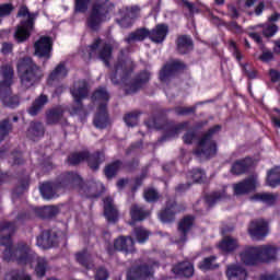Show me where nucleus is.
<instances>
[{
  "mask_svg": "<svg viewBox=\"0 0 280 280\" xmlns=\"http://www.w3.org/2000/svg\"><path fill=\"white\" fill-rule=\"evenodd\" d=\"M128 67H132L130 59H118V65L115 66V73L110 77L113 84H119V80L121 82L126 81V78H128L130 71H132L129 70Z\"/></svg>",
  "mask_w": 280,
  "mask_h": 280,
  "instance_id": "dca6fc26",
  "label": "nucleus"
},
{
  "mask_svg": "<svg viewBox=\"0 0 280 280\" xmlns=\"http://www.w3.org/2000/svg\"><path fill=\"white\" fill-rule=\"evenodd\" d=\"M194 226V217H186L179 222L178 231L182 233L179 242H187V232Z\"/></svg>",
  "mask_w": 280,
  "mask_h": 280,
  "instance_id": "e433bc0d",
  "label": "nucleus"
},
{
  "mask_svg": "<svg viewBox=\"0 0 280 280\" xmlns=\"http://www.w3.org/2000/svg\"><path fill=\"white\" fill-rule=\"evenodd\" d=\"M14 49V45L10 44V43H3L2 44V48H1V52L4 56H8L9 54H12V50Z\"/></svg>",
  "mask_w": 280,
  "mask_h": 280,
  "instance_id": "774afa93",
  "label": "nucleus"
},
{
  "mask_svg": "<svg viewBox=\"0 0 280 280\" xmlns=\"http://www.w3.org/2000/svg\"><path fill=\"white\" fill-rule=\"evenodd\" d=\"M119 170H121V162L116 161L105 167V176L107 178H113L114 176H116V174H117V172H119Z\"/></svg>",
  "mask_w": 280,
  "mask_h": 280,
  "instance_id": "8fccbe9b",
  "label": "nucleus"
},
{
  "mask_svg": "<svg viewBox=\"0 0 280 280\" xmlns=\"http://www.w3.org/2000/svg\"><path fill=\"white\" fill-rule=\"evenodd\" d=\"M60 235L62 232H56L54 230H44L40 235L36 237V246L43 248L44 250H49V248H56L60 244Z\"/></svg>",
  "mask_w": 280,
  "mask_h": 280,
  "instance_id": "ddd939ff",
  "label": "nucleus"
},
{
  "mask_svg": "<svg viewBox=\"0 0 280 280\" xmlns=\"http://www.w3.org/2000/svg\"><path fill=\"white\" fill-rule=\"evenodd\" d=\"M12 165H25V158H23V152L19 150H13L11 152Z\"/></svg>",
  "mask_w": 280,
  "mask_h": 280,
  "instance_id": "864d4df0",
  "label": "nucleus"
},
{
  "mask_svg": "<svg viewBox=\"0 0 280 280\" xmlns=\"http://www.w3.org/2000/svg\"><path fill=\"white\" fill-rule=\"evenodd\" d=\"M172 272L176 277H194V265L189 261L179 262L172 268Z\"/></svg>",
  "mask_w": 280,
  "mask_h": 280,
  "instance_id": "2f4dec72",
  "label": "nucleus"
},
{
  "mask_svg": "<svg viewBox=\"0 0 280 280\" xmlns=\"http://www.w3.org/2000/svg\"><path fill=\"white\" fill-rule=\"evenodd\" d=\"M124 121L127 126H137V124H139V113L133 112L130 114H127L124 118Z\"/></svg>",
  "mask_w": 280,
  "mask_h": 280,
  "instance_id": "6e6d98bb",
  "label": "nucleus"
},
{
  "mask_svg": "<svg viewBox=\"0 0 280 280\" xmlns=\"http://www.w3.org/2000/svg\"><path fill=\"white\" fill-rule=\"evenodd\" d=\"M1 75L3 78L0 81V89H10L14 82V68L11 65H4L1 67Z\"/></svg>",
  "mask_w": 280,
  "mask_h": 280,
  "instance_id": "c756f323",
  "label": "nucleus"
},
{
  "mask_svg": "<svg viewBox=\"0 0 280 280\" xmlns=\"http://www.w3.org/2000/svg\"><path fill=\"white\" fill-rule=\"evenodd\" d=\"M258 27H262V34L266 38H272L279 32V26L275 24H260Z\"/></svg>",
  "mask_w": 280,
  "mask_h": 280,
  "instance_id": "09e8293b",
  "label": "nucleus"
},
{
  "mask_svg": "<svg viewBox=\"0 0 280 280\" xmlns=\"http://www.w3.org/2000/svg\"><path fill=\"white\" fill-rule=\"evenodd\" d=\"M114 248H116V250H120L121 253H126V255L129 253H135V240H132L130 236H120L115 241Z\"/></svg>",
  "mask_w": 280,
  "mask_h": 280,
  "instance_id": "c85d7f7f",
  "label": "nucleus"
},
{
  "mask_svg": "<svg viewBox=\"0 0 280 280\" xmlns=\"http://www.w3.org/2000/svg\"><path fill=\"white\" fill-rule=\"evenodd\" d=\"M104 215L107 222L115 223L119 220V211H117V207L113 202V198L106 197L104 200Z\"/></svg>",
  "mask_w": 280,
  "mask_h": 280,
  "instance_id": "bb28decb",
  "label": "nucleus"
},
{
  "mask_svg": "<svg viewBox=\"0 0 280 280\" xmlns=\"http://www.w3.org/2000/svg\"><path fill=\"white\" fill-rule=\"evenodd\" d=\"M225 275L229 280L248 279V271L240 264L228 265Z\"/></svg>",
  "mask_w": 280,
  "mask_h": 280,
  "instance_id": "b1692460",
  "label": "nucleus"
},
{
  "mask_svg": "<svg viewBox=\"0 0 280 280\" xmlns=\"http://www.w3.org/2000/svg\"><path fill=\"white\" fill-rule=\"evenodd\" d=\"M89 3H91V0H75V12L89 10Z\"/></svg>",
  "mask_w": 280,
  "mask_h": 280,
  "instance_id": "680f3d73",
  "label": "nucleus"
},
{
  "mask_svg": "<svg viewBox=\"0 0 280 280\" xmlns=\"http://www.w3.org/2000/svg\"><path fill=\"white\" fill-rule=\"evenodd\" d=\"M250 163L253 161L249 158H246L241 161H236L231 168L232 174H235L236 176H240V174H245V172L250 167Z\"/></svg>",
  "mask_w": 280,
  "mask_h": 280,
  "instance_id": "4c0bfd02",
  "label": "nucleus"
},
{
  "mask_svg": "<svg viewBox=\"0 0 280 280\" xmlns=\"http://www.w3.org/2000/svg\"><path fill=\"white\" fill-rule=\"evenodd\" d=\"M194 49V43L191 42V37L189 36H180L177 39V50L179 54H187Z\"/></svg>",
  "mask_w": 280,
  "mask_h": 280,
  "instance_id": "58836bf2",
  "label": "nucleus"
},
{
  "mask_svg": "<svg viewBox=\"0 0 280 280\" xmlns=\"http://www.w3.org/2000/svg\"><path fill=\"white\" fill-rule=\"evenodd\" d=\"M240 259L245 266H257V264H261L259 246L245 247L240 254Z\"/></svg>",
  "mask_w": 280,
  "mask_h": 280,
  "instance_id": "2eb2a0df",
  "label": "nucleus"
},
{
  "mask_svg": "<svg viewBox=\"0 0 280 280\" xmlns=\"http://www.w3.org/2000/svg\"><path fill=\"white\" fill-rule=\"evenodd\" d=\"M4 280H32V276L26 275L24 270L12 269L5 273Z\"/></svg>",
  "mask_w": 280,
  "mask_h": 280,
  "instance_id": "c03bdc74",
  "label": "nucleus"
},
{
  "mask_svg": "<svg viewBox=\"0 0 280 280\" xmlns=\"http://www.w3.org/2000/svg\"><path fill=\"white\" fill-rule=\"evenodd\" d=\"M228 30H230V32H233L234 34H242L243 32L242 26H240L236 22H231L228 25Z\"/></svg>",
  "mask_w": 280,
  "mask_h": 280,
  "instance_id": "338daca9",
  "label": "nucleus"
},
{
  "mask_svg": "<svg viewBox=\"0 0 280 280\" xmlns=\"http://www.w3.org/2000/svg\"><path fill=\"white\" fill-rule=\"evenodd\" d=\"M133 235L139 244H144V242H148L150 237V232L144 228H136L133 231Z\"/></svg>",
  "mask_w": 280,
  "mask_h": 280,
  "instance_id": "49530a36",
  "label": "nucleus"
},
{
  "mask_svg": "<svg viewBox=\"0 0 280 280\" xmlns=\"http://www.w3.org/2000/svg\"><path fill=\"white\" fill-rule=\"evenodd\" d=\"M248 233L252 240H264L268 235V222L264 219L253 221L249 225Z\"/></svg>",
  "mask_w": 280,
  "mask_h": 280,
  "instance_id": "f3484780",
  "label": "nucleus"
},
{
  "mask_svg": "<svg viewBox=\"0 0 280 280\" xmlns=\"http://www.w3.org/2000/svg\"><path fill=\"white\" fill-rule=\"evenodd\" d=\"M65 113H67V109L62 105L48 109L46 112V125L57 126L60 121H67V119H65Z\"/></svg>",
  "mask_w": 280,
  "mask_h": 280,
  "instance_id": "aec40b11",
  "label": "nucleus"
},
{
  "mask_svg": "<svg viewBox=\"0 0 280 280\" xmlns=\"http://www.w3.org/2000/svg\"><path fill=\"white\" fill-rule=\"evenodd\" d=\"M16 72L21 83L22 89H32L40 84L43 78H45V72L43 68L37 65L32 57H22L16 62Z\"/></svg>",
  "mask_w": 280,
  "mask_h": 280,
  "instance_id": "f03ea898",
  "label": "nucleus"
},
{
  "mask_svg": "<svg viewBox=\"0 0 280 280\" xmlns=\"http://www.w3.org/2000/svg\"><path fill=\"white\" fill-rule=\"evenodd\" d=\"M13 128L14 127L10 121V118H4L0 120V142L3 141L5 137L10 135V132H12Z\"/></svg>",
  "mask_w": 280,
  "mask_h": 280,
  "instance_id": "a18cd8bd",
  "label": "nucleus"
},
{
  "mask_svg": "<svg viewBox=\"0 0 280 280\" xmlns=\"http://www.w3.org/2000/svg\"><path fill=\"white\" fill-rule=\"evenodd\" d=\"M226 194L224 190L222 192H212L206 196V202L208 207H213L215 202H219V200H222V198H224Z\"/></svg>",
  "mask_w": 280,
  "mask_h": 280,
  "instance_id": "3c124183",
  "label": "nucleus"
},
{
  "mask_svg": "<svg viewBox=\"0 0 280 280\" xmlns=\"http://www.w3.org/2000/svg\"><path fill=\"white\" fill-rule=\"evenodd\" d=\"M49 104V96L46 94H40L37 98H35V102L32 103V106L27 109L28 115L31 117H36Z\"/></svg>",
  "mask_w": 280,
  "mask_h": 280,
  "instance_id": "7c9ffc66",
  "label": "nucleus"
},
{
  "mask_svg": "<svg viewBox=\"0 0 280 280\" xmlns=\"http://www.w3.org/2000/svg\"><path fill=\"white\" fill-rule=\"evenodd\" d=\"M279 198L278 195L270 194V192H258L250 197V200L253 202H264V205H267L268 207H272L275 202H277V199Z\"/></svg>",
  "mask_w": 280,
  "mask_h": 280,
  "instance_id": "72a5a7b5",
  "label": "nucleus"
},
{
  "mask_svg": "<svg viewBox=\"0 0 280 280\" xmlns=\"http://www.w3.org/2000/svg\"><path fill=\"white\" fill-rule=\"evenodd\" d=\"M189 178H192V180L195 183H205V171L200 170V168H196L192 170L189 174H188Z\"/></svg>",
  "mask_w": 280,
  "mask_h": 280,
  "instance_id": "5fc2aeb1",
  "label": "nucleus"
},
{
  "mask_svg": "<svg viewBox=\"0 0 280 280\" xmlns=\"http://www.w3.org/2000/svg\"><path fill=\"white\" fill-rule=\"evenodd\" d=\"M28 139L32 141H38V139L45 137V126L40 121L31 122V126L27 130Z\"/></svg>",
  "mask_w": 280,
  "mask_h": 280,
  "instance_id": "473e14b6",
  "label": "nucleus"
},
{
  "mask_svg": "<svg viewBox=\"0 0 280 280\" xmlns=\"http://www.w3.org/2000/svg\"><path fill=\"white\" fill-rule=\"evenodd\" d=\"M0 101L5 108H19L21 100L12 94V88H0Z\"/></svg>",
  "mask_w": 280,
  "mask_h": 280,
  "instance_id": "412c9836",
  "label": "nucleus"
},
{
  "mask_svg": "<svg viewBox=\"0 0 280 280\" xmlns=\"http://www.w3.org/2000/svg\"><path fill=\"white\" fill-rule=\"evenodd\" d=\"M88 54V60L98 56L106 67H110V58H113V47L109 44H105L100 38H96L94 43L85 48Z\"/></svg>",
  "mask_w": 280,
  "mask_h": 280,
  "instance_id": "6e6552de",
  "label": "nucleus"
},
{
  "mask_svg": "<svg viewBox=\"0 0 280 280\" xmlns=\"http://www.w3.org/2000/svg\"><path fill=\"white\" fill-rule=\"evenodd\" d=\"M52 182L59 191H65L71 185V172L67 171L59 174Z\"/></svg>",
  "mask_w": 280,
  "mask_h": 280,
  "instance_id": "f704fd0d",
  "label": "nucleus"
},
{
  "mask_svg": "<svg viewBox=\"0 0 280 280\" xmlns=\"http://www.w3.org/2000/svg\"><path fill=\"white\" fill-rule=\"evenodd\" d=\"M159 269V261L149 260L148 262L139 266L132 267L127 272L128 280H145L152 279L154 277V270Z\"/></svg>",
  "mask_w": 280,
  "mask_h": 280,
  "instance_id": "9b49d317",
  "label": "nucleus"
},
{
  "mask_svg": "<svg viewBox=\"0 0 280 280\" xmlns=\"http://www.w3.org/2000/svg\"><path fill=\"white\" fill-rule=\"evenodd\" d=\"M189 122H182L177 125L172 131H170L168 137H176V135H179V132H183V130H187Z\"/></svg>",
  "mask_w": 280,
  "mask_h": 280,
  "instance_id": "e2e57ef3",
  "label": "nucleus"
},
{
  "mask_svg": "<svg viewBox=\"0 0 280 280\" xmlns=\"http://www.w3.org/2000/svg\"><path fill=\"white\" fill-rule=\"evenodd\" d=\"M122 13L129 16V19H137L139 14L141 13V7L139 5H131V7H125L122 10Z\"/></svg>",
  "mask_w": 280,
  "mask_h": 280,
  "instance_id": "603ef678",
  "label": "nucleus"
},
{
  "mask_svg": "<svg viewBox=\"0 0 280 280\" xmlns=\"http://www.w3.org/2000/svg\"><path fill=\"white\" fill-rule=\"evenodd\" d=\"M58 191H60L54 180H46L39 184V192L44 200H52L58 198Z\"/></svg>",
  "mask_w": 280,
  "mask_h": 280,
  "instance_id": "393cba45",
  "label": "nucleus"
},
{
  "mask_svg": "<svg viewBox=\"0 0 280 280\" xmlns=\"http://www.w3.org/2000/svg\"><path fill=\"white\" fill-rule=\"evenodd\" d=\"M18 16H27V19L22 20L16 26L14 39L16 43H25V40H28L30 36H32V33L34 32V25H36V16H38V13H32L30 12L27 5H22L18 11Z\"/></svg>",
  "mask_w": 280,
  "mask_h": 280,
  "instance_id": "7ed1b4c3",
  "label": "nucleus"
},
{
  "mask_svg": "<svg viewBox=\"0 0 280 280\" xmlns=\"http://www.w3.org/2000/svg\"><path fill=\"white\" fill-rule=\"evenodd\" d=\"M199 268L205 272L207 270H213L218 268V264H215V256H210L205 258L203 261L199 264Z\"/></svg>",
  "mask_w": 280,
  "mask_h": 280,
  "instance_id": "de8ad7c7",
  "label": "nucleus"
},
{
  "mask_svg": "<svg viewBox=\"0 0 280 280\" xmlns=\"http://www.w3.org/2000/svg\"><path fill=\"white\" fill-rule=\"evenodd\" d=\"M196 112V107H176L175 113L177 115H191V113Z\"/></svg>",
  "mask_w": 280,
  "mask_h": 280,
  "instance_id": "69168bd1",
  "label": "nucleus"
},
{
  "mask_svg": "<svg viewBox=\"0 0 280 280\" xmlns=\"http://www.w3.org/2000/svg\"><path fill=\"white\" fill-rule=\"evenodd\" d=\"M120 14L122 16L120 20H118V24L120 25V27H130L132 25V18L127 16V14L124 13V11H120Z\"/></svg>",
  "mask_w": 280,
  "mask_h": 280,
  "instance_id": "052dcab7",
  "label": "nucleus"
},
{
  "mask_svg": "<svg viewBox=\"0 0 280 280\" xmlns=\"http://www.w3.org/2000/svg\"><path fill=\"white\" fill-rule=\"evenodd\" d=\"M16 231V223L7 221L0 224V246H4L3 261H16L19 266H27L36 262L34 272L37 279H43L47 275V259L39 257L32 246L20 241L15 245L12 243V235Z\"/></svg>",
  "mask_w": 280,
  "mask_h": 280,
  "instance_id": "f257e3e1",
  "label": "nucleus"
},
{
  "mask_svg": "<svg viewBox=\"0 0 280 280\" xmlns=\"http://www.w3.org/2000/svg\"><path fill=\"white\" fill-rule=\"evenodd\" d=\"M130 215L133 222H141V220H145L150 215V210H144L143 207L136 205L131 207Z\"/></svg>",
  "mask_w": 280,
  "mask_h": 280,
  "instance_id": "ea45409f",
  "label": "nucleus"
},
{
  "mask_svg": "<svg viewBox=\"0 0 280 280\" xmlns=\"http://www.w3.org/2000/svg\"><path fill=\"white\" fill-rule=\"evenodd\" d=\"M229 49L232 51L234 58L237 60V62H242V52L237 49V45L235 42L230 40L229 43Z\"/></svg>",
  "mask_w": 280,
  "mask_h": 280,
  "instance_id": "bf43d9fd",
  "label": "nucleus"
},
{
  "mask_svg": "<svg viewBox=\"0 0 280 280\" xmlns=\"http://www.w3.org/2000/svg\"><path fill=\"white\" fill-rule=\"evenodd\" d=\"M69 75V71L67 70V66L60 62L55 67V69L48 74L47 84L48 86H54V82H60V80H65Z\"/></svg>",
  "mask_w": 280,
  "mask_h": 280,
  "instance_id": "a878e982",
  "label": "nucleus"
},
{
  "mask_svg": "<svg viewBox=\"0 0 280 280\" xmlns=\"http://www.w3.org/2000/svg\"><path fill=\"white\" fill-rule=\"evenodd\" d=\"M237 240L226 236L219 244V248L223 250V253H233L237 248Z\"/></svg>",
  "mask_w": 280,
  "mask_h": 280,
  "instance_id": "79ce46f5",
  "label": "nucleus"
},
{
  "mask_svg": "<svg viewBox=\"0 0 280 280\" xmlns=\"http://www.w3.org/2000/svg\"><path fill=\"white\" fill-rule=\"evenodd\" d=\"M180 211L182 209L178 208L174 201H168L166 208L160 213L159 218L161 222L167 224V222H174V215Z\"/></svg>",
  "mask_w": 280,
  "mask_h": 280,
  "instance_id": "cd10ccee",
  "label": "nucleus"
},
{
  "mask_svg": "<svg viewBox=\"0 0 280 280\" xmlns=\"http://www.w3.org/2000/svg\"><path fill=\"white\" fill-rule=\"evenodd\" d=\"M167 34H170V28L165 24L156 25L152 31H148L145 28H140L131 34L125 39L128 45L132 43H139L141 40H145V38H150L152 43L161 44L167 38Z\"/></svg>",
  "mask_w": 280,
  "mask_h": 280,
  "instance_id": "20e7f679",
  "label": "nucleus"
},
{
  "mask_svg": "<svg viewBox=\"0 0 280 280\" xmlns=\"http://www.w3.org/2000/svg\"><path fill=\"white\" fill-rule=\"evenodd\" d=\"M280 184V167H275L267 173L268 187H279Z\"/></svg>",
  "mask_w": 280,
  "mask_h": 280,
  "instance_id": "37998d69",
  "label": "nucleus"
},
{
  "mask_svg": "<svg viewBox=\"0 0 280 280\" xmlns=\"http://www.w3.org/2000/svg\"><path fill=\"white\" fill-rule=\"evenodd\" d=\"M145 82H150V72L148 71L140 73L135 84H132L129 89H126V93H137V91H139V89L145 84Z\"/></svg>",
  "mask_w": 280,
  "mask_h": 280,
  "instance_id": "c9c22d12",
  "label": "nucleus"
},
{
  "mask_svg": "<svg viewBox=\"0 0 280 280\" xmlns=\"http://www.w3.org/2000/svg\"><path fill=\"white\" fill-rule=\"evenodd\" d=\"M14 12V5L12 3L0 4V16H10Z\"/></svg>",
  "mask_w": 280,
  "mask_h": 280,
  "instance_id": "13d9d810",
  "label": "nucleus"
},
{
  "mask_svg": "<svg viewBox=\"0 0 280 280\" xmlns=\"http://www.w3.org/2000/svg\"><path fill=\"white\" fill-rule=\"evenodd\" d=\"M35 56L37 58L43 59L47 62V60H51V51H54V42L49 36H42L34 44Z\"/></svg>",
  "mask_w": 280,
  "mask_h": 280,
  "instance_id": "4468645a",
  "label": "nucleus"
},
{
  "mask_svg": "<svg viewBox=\"0 0 280 280\" xmlns=\"http://www.w3.org/2000/svg\"><path fill=\"white\" fill-rule=\"evenodd\" d=\"M30 189V175L19 178V186L13 189V196H23Z\"/></svg>",
  "mask_w": 280,
  "mask_h": 280,
  "instance_id": "a19ab883",
  "label": "nucleus"
},
{
  "mask_svg": "<svg viewBox=\"0 0 280 280\" xmlns=\"http://www.w3.org/2000/svg\"><path fill=\"white\" fill-rule=\"evenodd\" d=\"M62 208L58 206H44V207H35L31 210L22 211L18 213L16 220L18 222H27L34 218V214L40 220H54Z\"/></svg>",
  "mask_w": 280,
  "mask_h": 280,
  "instance_id": "0eeeda50",
  "label": "nucleus"
},
{
  "mask_svg": "<svg viewBox=\"0 0 280 280\" xmlns=\"http://www.w3.org/2000/svg\"><path fill=\"white\" fill-rule=\"evenodd\" d=\"M40 167L43 172H51L54 170V162H51V158H46L42 163Z\"/></svg>",
  "mask_w": 280,
  "mask_h": 280,
  "instance_id": "0e129e2a",
  "label": "nucleus"
},
{
  "mask_svg": "<svg viewBox=\"0 0 280 280\" xmlns=\"http://www.w3.org/2000/svg\"><path fill=\"white\" fill-rule=\"evenodd\" d=\"M260 253L261 264H270L277 261L279 249L275 245H260L258 246Z\"/></svg>",
  "mask_w": 280,
  "mask_h": 280,
  "instance_id": "5701e85b",
  "label": "nucleus"
},
{
  "mask_svg": "<svg viewBox=\"0 0 280 280\" xmlns=\"http://www.w3.org/2000/svg\"><path fill=\"white\" fill-rule=\"evenodd\" d=\"M71 185L72 189H79L81 196H85L86 198H98L102 192H97V187L104 189V185L101 183H92L90 186H84V182H82V177L78 173H72Z\"/></svg>",
  "mask_w": 280,
  "mask_h": 280,
  "instance_id": "f8f14e48",
  "label": "nucleus"
},
{
  "mask_svg": "<svg viewBox=\"0 0 280 280\" xmlns=\"http://www.w3.org/2000/svg\"><path fill=\"white\" fill-rule=\"evenodd\" d=\"M88 161L89 167L96 172L100 170V163H104V153L96 152L94 154H90L89 151H74L71 154V165H80V163H84Z\"/></svg>",
  "mask_w": 280,
  "mask_h": 280,
  "instance_id": "9d476101",
  "label": "nucleus"
},
{
  "mask_svg": "<svg viewBox=\"0 0 280 280\" xmlns=\"http://www.w3.org/2000/svg\"><path fill=\"white\" fill-rule=\"evenodd\" d=\"M110 96L106 91V88H100L96 90L92 96L93 102L100 104L98 112L94 117V126L96 128H106L108 126V114L106 113V102Z\"/></svg>",
  "mask_w": 280,
  "mask_h": 280,
  "instance_id": "423d86ee",
  "label": "nucleus"
},
{
  "mask_svg": "<svg viewBox=\"0 0 280 280\" xmlns=\"http://www.w3.org/2000/svg\"><path fill=\"white\" fill-rule=\"evenodd\" d=\"M183 69H185V63L179 60L165 65L160 72L161 82H168L173 75H176V73H178V71H183Z\"/></svg>",
  "mask_w": 280,
  "mask_h": 280,
  "instance_id": "a211bd4d",
  "label": "nucleus"
},
{
  "mask_svg": "<svg viewBox=\"0 0 280 280\" xmlns=\"http://www.w3.org/2000/svg\"><path fill=\"white\" fill-rule=\"evenodd\" d=\"M72 95L78 106V108L73 109V113H78V110L82 108V100H84L86 95H89V85L86 84V81H80L79 83H77Z\"/></svg>",
  "mask_w": 280,
  "mask_h": 280,
  "instance_id": "4be33fe9",
  "label": "nucleus"
},
{
  "mask_svg": "<svg viewBox=\"0 0 280 280\" xmlns=\"http://www.w3.org/2000/svg\"><path fill=\"white\" fill-rule=\"evenodd\" d=\"M108 2L97 1L92 9L90 16L88 18V27L93 30L94 32L100 30V25L102 23H106L108 21Z\"/></svg>",
  "mask_w": 280,
  "mask_h": 280,
  "instance_id": "1a4fd4ad",
  "label": "nucleus"
},
{
  "mask_svg": "<svg viewBox=\"0 0 280 280\" xmlns=\"http://www.w3.org/2000/svg\"><path fill=\"white\" fill-rule=\"evenodd\" d=\"M257 177L252 176L238 184L233 185L235 196H244V194H250V191H255L257 189Z\"/></svg>",
  "mask_w": 280,
  "mask_h": 280,
  "instance_id": "6ab92c4d",
  "label": "nucleus"
},
{
  "mask_svg": "<svg viewBox=\"0 0 280 280\" xmlns=\"http://www.w3.org/2000/svg\"><path fill=\"white\" fill-rule=\"evenodd\" d=\"M220 128L221 127L219 125L212 127L198 141L197 150L194 152L198 159H211V156H215V154H218V144L213 141V135H218V132H220Z\"/></svg>",
  "mask_w": 280,
  "mask_h": 280,
  "instance_id": "39448f33",
  "label": "nucleus"
},
{
  "mask_svg": "<svg viewBox=\"0 0 280 280\" xmlns=\"http://www.w3.org/2000/svg\"><path fill=\"white\" fill-rule=\"evenodd\" d=\"M144 199L147 202H156L159 200V192L153 188H148L144 190Z\"/></svg>",
  "mask_w": 280,
  "mask_h": 280,
  "instance_id": "4d7b16f0",
  "label": "nucleus"
}]
</instances>
